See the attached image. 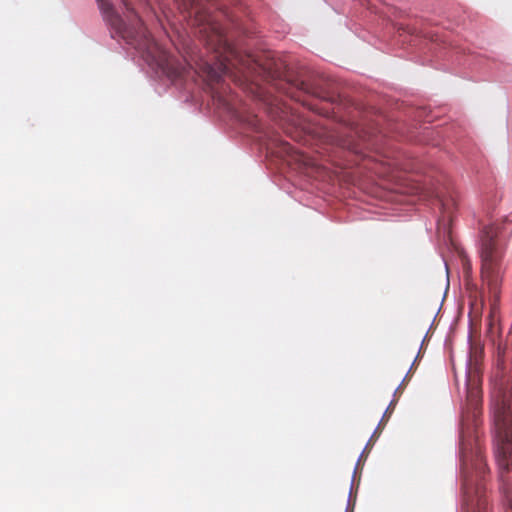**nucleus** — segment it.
<instances>
[{
	"instance_id": "1a4fd4ad",
	"label": "nucleus",
	"mask_w": 512,
	"mask_h": 512,
	"mask_svg": "<svg viewBox=\"0 0 512 512\" xmlns=\"http://www.w3.org/2000/svg\"><path fill=\"white\" fill-rule=\"evenodd\" d=\"M119 2L123 5L124 9H127V0H119Z\"/></svg>"
},
{
	"instance_id": "7ed1b4c3",
	"label": "nucleus",
	"mask_w": 512,
	"mask_h": 512,
	"mask_svg": "<svg viewBox=\"0 0 512 512\" xmlns=\"http://www.w3.org/2000/svg\"><path fill=\"white\" fill-rule=\"evenodd\" d=\"M99 7L107 23L110 25L111 36L117 41H123L125 44L128 42V32L126 23L116 10L115 6L106 2L105 0H97Z\"/></svg>"
},
{
	"instance_id": "9d476101",
	"label": "nucleus",
	"mask_w": 512,
	"mask_h": 512,
	"mask_svg": "<svg viewBox=\"0 0 512 512\" xmlns=\"http://www.w3.org/2000/svg\"><path fill=\"white\" fill-rule=\"evenodd\" d=\"M221 66H222V73L223 74L227 73V70H228L227 66H225V65H221Z\"/></svg>"
},
{
	"instance_id": "f257e3e1",
	"label": "nucleus",
	"mask_w": 512,
	"mask_h": 512,
	"mask_svg": "<svg viewBox=\"0 0 512 512\" xmlns=\"http://www.w3.org/2000/svg\"><path fill=\"white\" fill-rule=\"evenodd\" d=\"M496 424L502 441L497 451V460L500 468V478L503 483L502 490L505 495V512H512V487H508L512 480V407L508 400L503 399L496 412ZM463 508L465 512H486V499L484 488L479 479L485 473V463L480 453L473 455L466 451L463 440L460 444Z\"/></svg>"
},
{
	"instance_id": "0eeeda50",
	"label": "nucleus",
	"mask_w": 512,
	"mask_h": 512,
	"mask_svg": "<svg viewBox=\"0 0 512 512\" xmlns=\"http://www.w3.org/2000/svg\"><path fill=\"white\" fill-rule=\"evenodd\" d=\"M199 1L200 0H183L185 6H187V7L189 6L191 8V10H195V13L199 12V8H198Z\"/></svg>"
},
{
	"instance_id": "f03ea898",
	"label": "nucleus",
	"mask_w": 512,
	"mask_h": 512,
	"mask_svg": "<svg viewBox=\"0 0 512 512\" xmlns=\"http://www.w3.org/2000/svg\"><path fill=\"white\" fill-rule=\"evenodd\" d=\"M479 255L482 285L490 296L491 309L494 311L500 298L505 273L503 264L505 245L498 237L497 227L490 225L482 230Z\"/></svg>"
},
{
	"instance_id": "6e6552de",
	"label": "nucleus",
	"mask_w": 512,
	"mask_h": 512,
	"mask_svg": "<svg viewBox=\"0 0 512 512\" xmlns=\"http://www.w3.org/2000/svg\"><path fill=\"white\" fill-rule=\"evenodd\" d=\"M399 30H403L404 32H407V33H414V29H410L408 27L404 28V27H400Z\"/></svg>"
},
{
	"instance_id": "20e7f679",
	"label": "nucleus",
	"mask_w": 512,
	"mask_h": 512,
	"mask_svg": "<svg viewBox=\"0 0 512 512\" xmlns=\"http://www.w3.org/2000/svg\"><path fill=\"white\" fill-rule=\"evenodd\" d=\"M147 59L155 62L158 66H162L164 62V54L156 43L147 39Z\"/></svg>"
},
{
	"instance_id": "39448f33",
	"label": "nucleus",
	"mask_w": 512,
	"mask_h": 512,
	"mask_svg": "<svg viewBox=\"0 0 512 512\" xmlns=\"http://www.w3.org/2000/svg\"><path fill=\"white\" fill-rule=\"evenodd\" d=\"M208 78L213 82H219L221 78V73L216 71L210 65L206 66Z\"/></svg>"
},
{
	"instance_id": "423d86ee",
	"label": "nucleus",
	"mask_w": 512,
	"mask_h": 512,
	"mask_svg": "<svg viewBox=\"0 0 512 512\" xmlns=\"http://www.w3.org/2000/svg\"><path fill=\"white\" fill-rule=\"evenodd\" d=\"M336 144L343 147V148H346V149H349L351 151H354V152H358L357 148L350 142V141H347L345 139H338L336 141Z\"/></svg>"
}]
</instances>
